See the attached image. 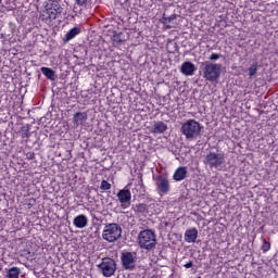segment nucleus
Returning a JSON list of instances; mask_svg holds the SVG:
<instances>
[{
    "instance_id": "nucleus-8",
    "label": "nucleus",
    "mask_w": 278,
    "mask_h": 278,
    "mask_svg": "<svg viewBox=\"0 0 278 278\" xmlns=\"http://www.w3.org/2000/svg\"><path fill=\"white\" fill-rule=\"evenodd\" d=\"M155 187L160 195H165L170 191V182L167 175H159L155 178Z\"/></svg>"
},
{
    "instance_id": "nucleus-20",
    "label": "nucleus",
    "mask_w": 278,
    "mask_h": 278,
    "mask_svg": "<svg viewBox=\"0 0 278 278\" xmlns=\"http://www.w3.org/2000/svg\"><path fill=\"white\" fill-rule=\"evenodd\" d=\"M51 10H53V12H55L56 14H59L60 16H62L64 9L62 8V5L60 4V1H53L51 3Z\"/></svg>"
},
{
    "instance_id": "nucleus-28",
    "label": "nucleus",
    "mask_w": 278,
    "mask_h": 278,
    "mask_svg": "<svg viewBox=\"0 0 278 278\" xmlns=\"http://www.w3.org/2000/svg\"><path fill=\"white\" fill-rule=\"evenodd\" d=\"M223 58V54H219V53H212L210 56H208V60L211 62H216L218 60H220Z\"/></svg>"
},
{
    "instance_id": "nucleus-23",
    "label": "nucleus",
    "mask_w": 278,
    "mask_h": 278,
    "mask_svg": "<svg viewBox=\"0 0 278 278\" xmlns=\"http://www.w3.org/2000/svg\"><path fill=\"white\" fill-rule=\"evenodd\" d=\"M46 14L50 21H56V18H60V15L56 13V11L52 10V8L50 9H46Z\"/></svg>"
},
{
    "instance_id": "nucleus-32",
    "label": "nucleus",
    "mask_w": 278,
    "mask_h": 278,
    "mask_svg": "<svg viewBox=\"0 0 278 278\" xmlns=\"http://www.w3.org/2000/svg\"><path fill=\"white\" fill-rule=\"evenodd\" d=\"M167 28H168V29H172V26H170V25H167Z\"/></svg>"
},
{
    "instance_id": "nucleus-3",
    "label": "nucleus",
    "mask_w": 278,
    "mask_h": 278,
    "mask_svg": "<svg viewBox=\"0 0 278 278\" xmlns=\"http://www.w3.org/2000/svg\"><path fill=\"white\" fill-rule=\"evenodd\" d=\"M123 228L117 223H110L105 225L103 232H102V239L109 243H114L118 241L122 238Z\"/></svg>"
},
{
    "instance_id": "nucleus-34",
    "label": "nucleus",
    "mask_w": 278,
    "mask_h": 278,
    "mask_svg": "<svg viewBox=\"0 0 278 278\" xmlns=\"http://www.w3.org/2000/svg\"><path fill=\"white\" fill-rule=\"evenodd\" d=\"M54 1H59V0H54Z\"/></svg>"
},
{
    "instance_id": "nucleus-16",
    "label": "nucleus",
    "mask_w": 278,
    "mask_h": 278,
    "mask_svg": "<svg viewBox=\"0 0 278 278\" xmlns=\"http://www.w3.org/2000/svg\"><path fill=\"white\" fill-rule=\"evenodd\" d=\"M73 121L76 126H80L88 121V114L86 112H77Z\"/></svg>"
},
{
    "instance_id": "nucleus-26",
    "label": "nucleus",
    "mask_w": 278,
    "mask_h": 278,
    "mask_svg": "<svg viewBox=\"0 0 278 278\" xmlns=\"http://www.w3.org/2000/svg\"><path fill=\"white\" fill-rule=\"evenodd\" d=\"M111 189H112V185H111L108 180L103 179V180L101 181V185H100V190H102V191H109V190H111Z\"/></svg>"
},
{
    "instance_id": "nucleus-29",
    "label": "nucleus",
    "mask_w": 278,
    "mask_h": 278,
    "mask_svg": "<svg viewBox=\"0 0 278 278\" xmlns=\"http://www.w3.org/2000/svg\"><path fill=\"white\" fill-rule=\"evenodd\" d=\"M25 156H26V160H28V161H33L36 159L35 152H27V153H25Z\"/></svg>"
},
{
    "instance_id": "nucleus-14",
    "label": "nucleus",
    "mask_w": 278,
    "mask_h": 278,
    "mask_svg": "<svg viewBox=\"0 0 278 278\" xmlns=\"http://www.w3.org/2000/svg\"><path fill=\"white\" fill-rule=\"evenodd\" d=\"M152 129H153V134L162 135L167 131L168 126L164 122L159 121V122H154Z\"/></svg>"
},
{
    "instance_id": "nucleus-7",
    "label": "nucleus",
    "mask_w": 278,
    "mask_h": 278,
    "mask_svg": "<svg viewBox=\"0 0 278 278\" xmlns=\"http://www.w3.org/2000/svg\"><path fill=\"white\" fill-rule=\"evenodd\" d=\"M98 268L101 270L103 277L110 278L116 273L117 263L111 257H104L102 258V262L98 265Z\"/></svg>"
},
{
    "instance_id": "nucleus-6",
    "label": "nucleus",
    "mask_w": 278,
    "mask_h": 278,
    "mask_svg": "<svg viewBox=\"0 0 278 278\" xmlns=\"http://www.w3.org/2000/svg\"><path fill=\"white\" fill-rule=\"evenodd\" d=\"M138 253L135 251H123L121 253V264L124 270L134 271L137 267Z\"/></svg>"
},
{
    "instance_id": "nucleus-27",
    "label": "nucleus",
    "mask_w": 278,
    "mask_h": 278,
    "mask_svg": "<svg viewBox=\"0 0 278 278\" xmlns=\"http://www.w3.org/2000/svg\"><path fill=\"white\" fill-rule=\"evenodd\" d=\"M262 251L264 253H267L268 251H270V242H268L266 239H263Z\"/></svg>"
},
{
    "instance_id": "nucleus-4",
    "label": "nucleus",
    "mask_w": 278,
    "mask_h": 278,
    "mask_svg": "<svg viewBox=\"0 0 278 278\" xmlns=\"http://www.w3.org/2000/svg\"><path fill=\"white\" fill-rule=\"evenodd\" d=\"M203 65V78L208 83H217L222 76L223 65L210 62H205Z\"/></svg>"
},
{
    "instance_id": "nucleus-10",
    "label": "nucleus",
    "mask_w": 278,
    "mask_h": 278,
    "mask_svg": "<svg viewBox=\"0 0 278 278\" xmlns=\"http://www.w3.org/2000/svg\"><path fill=\"white\" fill-rule=\"evenodd\" d=\"M195 72H197V66L190 61L184 62L180 66V73L184 76H187V77L194 76Z\"/></svg>"
},
{
    "instance_id": "nucleus-17",
    "label": "nucleus",
    "mask_w": 278,
    "mask_h": 278,
    "mask_svg": "<svg viewBox=\"0 0 278 278\" xmlns=\"http://www.w3.org/2000/svg\"><path fill=\"white\" fill-rule=\"evenodd\" d=\"M41 74L50 81L56 80V74L55 71H53L50 67H41L40 68Z\"/></svg>"
},
{
    "instance_id": "nucleus-30",
    "label": "nucleus",
    "mask_w": 278,
    "mask_h": 278,
    "mask_svg": "<svg viewBox=\"0 0 278 278\" xmlns=\"http://www.w3.org/2000/svg\"><path fill=\"white\" fill-rule=\"evenodd\" d=\"M89 0H75L76 5L84 7Z\"/></svg>"
},
{
    "instance_id": "nucleus-11",
    "label": "nucleus",
    "mask_w": 278,
    "mask_h": 278,
    "mask_svg": "<svg viewBox=\"0 0 278 278\" xmlns=\"http://www.w3.org/2000/svg\"><path fill=\"white\" fill-rule=\"evenodd\" d=\"M88 224H89V219L85 214H79L75 216L73 219V225L77 229H85L86 227H88Z\"/></svg>"
},
{
    "instance_id": "nucleus-2",
    "label": "nucleus",
    "mask_w": 278,
    "mask_h": 278,
    "mask_svg": "<svg viewBox=\"0 0 278 278\" xmlns=\"http://www.w3.org/2000/svg\"><path fill=\"white\" fill-rule=\"evenodd\" d=\"M138 244L142 250H147V251L154 250L157 244L155 231L152 229L141 230L138 235Z\"/></svg>"
},
{
    "instance_id": "nucleus-31",
    "label": "nucleus",
    "mask_w": 278,
    "mask_h": 278,
    "mask_svg": "<svg viewBox=\"0 0 278 278\" xmlns=\"http://www.w3.org/2000/svg\"><path fill=\"white\" fill-rule=\"evenodd\" d=\"M184 266H185V268H187V269L192 268V267H193V261L187 262Z\"/></svg>"
},
{
    "instance_id": "nucleus-12",
    "label": "nucleus",
    "mask_w": 278,
    "mask_h": 278,
    "mask_svg": "<svg viewBox=\"0 0 278 278\" xmlns=\"http://www.w3.org/2000/svg\"><path fill=\"white\" fill-rule=\"evenodd\" d=\"M188 177V167L187 166H180L178 167L174 175H173V179L176 181V182H180L185 179H187Z\"/></svg>"
},
{
    "instance_id": "nucleus-24",
    "label": "nucleus",
    "mask_w": 278,
    "mask_h": 278,
    "mask_svg": "<svg viewBox=\"0 0 278 278\" xmlns=\"http://www.w3.org/2000/svg\"><path fill=\"white\" fill-rule=\"evenodd\" d=\"M257 68H258L257 62L252 63V65L249 67V76L251 78L257 75V72H258Z\"/></svg>"
},
{
    "instance_id": "nucleus-22",
    "label": "nucleus",
    "mask_w": 278,
    "mask_h": 278,
    "mask_svg": "<svg viewBox=\"0 0 278 278\" xmlns=\"http://www.w3.org/2000/svg\"><path fill=\"white\" fill-rule=\"evenodd\" d=\"M113 42H115V45H123L126 42L124 33L113 35Z\"/></svg>"
},
{
    "instance_id": "nucleus-9",
    "label": "nucleus",
    "mask_w": 278,
    "mask_h": 278,
    "mask_svg": "<svg viewBox=\"0 0 278 278\" xmlns=\"http://www.w3.org/2000/svg\"><path fill=\"white\" fill-rule=\"evenodd\" d=\"M116 197L119 201L122 210H127L131 206L132 195H131V191L129 189H126V188L121 189L117 192Z\"/></svg>"
},
{
    "instance_id": "nucleus-18",
    "label": "nucleus",
    "mask_w": 278,
    "mask_h": 278,
    "mask_svg": "<svg viewBox=\"0 0 278 278\" xmlns=\"http://www.w3.org/2000/svg\"><path fill=\"white\" fill-rule=\"evenodd\" d=\"M149 207L148 204L146 203H139V204H135L132 205V211L136 214H144L146 212H148Z\"/></svg>"
},
{
    "instance_id": "nucleus-1",
    "label": "nucleus",
    "mask_w": 278,
    "mask_h": 278,
    "mask_svg": "<svg viewBox=\"0 0 278 278\" xmlns=\"http://www.w3.org/2000/svg\"><path fill=\"white\" fill-rule=\"evenodd\" d=\"M180 132L186 136V140L194 141L202 132V125L195 119H188L181 125Z\"/></svg>"
},
{
    "instance_id": "nucleus-21",
    "label": "nucleus",
    "mask_w": 278,
    "mask_h": 278,
    "mask_svg": "<svg viewBox=\"0 0 278 278\" xmlns=\"http://www.w3.org/2000/svg\"><path fill=\"white\" fill-rule=\"evenodd\" d=\"M30 126L29 125H25L21 127L20 134H21V138L22 139H29L30 137Z\"/></svg>"
},
{
    "instance_id": "nucleus-5",
    "label": "nucleus",
    "mask_w": 278,
    "mask_h": 278,
    "mask_svg": "<svg viewBox=\"0 0 278 278\" xmlns=\"http://www.w3.org/2000/svg\"><path fill=\"white\" fill-rule=\"evenodd\" d=\"M226 163V154L224 152H208L204 157V165L211 169H219Z\"/></svg>"
},
{
    "instance_id": "nucleus-25",
    "label": "nucleus",
    "mask_w": 278,
    "mask_h": 278,
    "mask_svg": "<svg viewBox=\"0 0 278 278\" xmlns=\"http://www.w3.org/2000/svg\"><path fill=\"white\" fill-rule=\"evenodd\" d=\"M175 20H176V15L167 16L166 14H163L162 23L164 25H168L169 23H173V21H175Z\"/></svg>"
},
{
    "instance_id": "nucleus-15",
    "label": "nucleus",
    "mask_w": 278,
    "mask_h": 278,
    "mask_svg": "<svg viewBox=\"0 0 278 278\" xmlns=\"http://www.w3.org/2000/svg\"><path fill=\"white\" fill-rule=\"evenodd\" d=\"M79 34H81V28L76 26L65 34L63 40L64 42H70V40H73L74 38H76V36H79Z\"/></svg>"
},
{
    "instance_id": "nucleus-19",
    "label": "nucleus",
    "mask_w": 278,
    "mask_h": 278,
    "mask_svg": "<svg viewBox=\"0 0 278 278\" xmlns=\"http://www.w3.org/2000/svg\"><path fill=\"white\" fill-rule=\"evenodd\" d=\"M21 268L20 267H11L7 271V278H20Z\"/></svg>"
},
{
    "instance_id": "nucleus-13",
    "label": "nucleus",
    "mask_w": 278,
    "mask_h": 278,
    "mask_svg": "<svg viewBox=\"0 0 278 278\" xmlns=\"http://www.w3.org/2000/svg\"><path fill=\"white\" fill-rule=\"evenodd\" d=\"M199 237V230L197 228H190L185 231V241L188 243H195Z\"/></svg>"
},
{
    "instance_id": "nucleus-33",
    "label": "nucleus",
    "mask_w": 278,
    "mask_h": 278,
    "mask_svg": "<svg viewBox=\"0 0 278 278\" xmlns=\"http://www.w3.org/2000/svg\"><path fill=\"white\" fill-rule=\"evenodd\" d=\"M0 3H2V0H0Z\"/></svg>"
}]
</instances>
